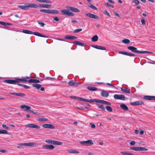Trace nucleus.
Returning <instances> with one entry per match:
<instances>
[{
	"instance_id": "f257e3e1",
	"label": "nucleus",
	"mask_w": 155,
	"mask_h": 155,
	"mask_svg": "<svg viewBox=\"0 0 155 155\" xmlns=\"http://www.w3.org/2000/svg\"><path fill=\"white\" fill-rule=\"evenodd\" d=\"M38 5L32 3H26L24 5H19L18 7L21 9L26 10L28 9L29 8H37L38 7Z\"/></svg>"
},
{
	"instance_id": "f03ea898",
	"label": "nucleus",
	"mask_w": 155,
	"mask_h": 155,
	"mask_svg": "<svg viewBox=\"0 0 155 155\" xmlns=\"http://www.w3.org/2000/svg\"><path fill=\"white\" fill-rule=\"evenodd\" d=\"M20 108L24 110L27 111L28 112H33V111L31 110V107L29 106L22 104L20 106Z\"/></svg>"
},
{
	"instance_id": "7ed1b4c3",
	"label": "nucleus",
	"mask_w": 155,
	"mask_h": 155,
	"mask_svg": "<svg viewBox=\"0 0 155 155\" xmlns=\"http://www.w3.org/2000/svg\"><path fill=\"white\" fill-rule=\"evenodd\" d=\"M61 12L63 15H66L68 16H73L74 15V14L70 12L68 9H62L61 10Z\"/></svg>"
},
{
	"instance_id": "20e7f679",
	"label": "nucleus",
	"mask_w": 155,
	"mask_h": 155,
	"mask_svg": "<svg viewBox=\"0 0 155 155\" xmlns=\"http://www.w3.org/2000/svg\"><path fill=\"white\" fill-rule=\"evenodd\" d=\"M130 149L136 151H147L148 150V149L144 147H130Z\"/></svg>"
},
{
	"instance_id": "39448f33",
	"label": "nucleus",
	"mask_w": 155,
	"mask_h": 155,
	"mask_svg": "<svg viewBox=\"0 0 155 155\" xmlns=\"http://www.w3.org/2000/svg\"><path fill=\"white\" fill-rule=\"evenodd\" d=\"M127 48L128 49L130 50L133 52L141 54V51L137 50V48H136L134 47L133 46H129L127 47Z\"/></svg>"
},
{
	"instance_id": "423d86ee",
	"label": "nucleus",
	"mask_w": 155,
	"mask_h": 155,
	"mask_svg": "<svg viewBox=\"0 0 155 155\" xmlns=\"http://www.w3.org/2000/svg\"><path fill=\"white\" fill-rule=\"evenodd\" d=\"M80 143L81 144L85 146H90L93 143L92 140H91L87 141H81Z\"/></svg>"
},
{
	"instance_id": "0eeeda50",
	"label": "nucleus",
	"mask_w": 155,
	"mask_h": 155,
	"mask_svg": "<svg viewBox=\"0 0 155 155\" xmlns=\"http://www.w3.org/2000/svg\"><path fill=\"white\" fill-rule=\"evenodd\" d=\"M114 98L116 99L122 100H125V97L123 95L115 94L114 96Z\"/></svg>"
},
{
	"instance_id": "6e6552de",
	"label": "nucleus",
	"mask_w": 155,
	"mask_h": 155,
	"mask_svg": "<svg viewBox=\"0 0 155 155\" xmlns=\"http://www.w3.org/2000/svg\"><path fill=\"white\" fill-rule=\"evenodd\" d=\"M30 77L26 76L25 77H22L21 78L17 79L16 82L17 84L18 83H19L20 81L26 82L28 81L27 80V79H28L30 78Z\"/></svg>"
},
{
	"instance_id": "1a4fd4ad",
	"label": "nucleus",
	"mask_w": 155,
	"mask_h": 155,
	"mask_svg": "<svg viewBox=\"0 0 155 155\" xmlns=\"http://www.w3.org/2000/svg\"><path fill=\"white\" fill-rule=\"evenodd\" d=\"M25 126L26 127L29 128H34L38 129L40 128V127L39 126L33 124H26Z\"/></svg>"
},
{
	"instance_id": "9d476101",
	"label": "nucleus",
	"mask_w": 155,
	"mask_h": 155,
	"mask_svg": "<svg viewBox=\"0 0 155 155\" xmlns=\"http://www.w3.org/2000/svg\"><path fill=\"white\" fill-rule=\"evenodd\" d=\"M85 15L91 18L96 19H98L99 18V17L97 15L92 14L90 13H87L85 14Z\"/></svg>"
},
{
	"instance_id": "9b49d317",
	"label": "nucleus",
	"mask_w": 155,
	"mask_h": 155,
	"mask_svg": "<svg viewBox=\"0 0 155 155\" xmlns=\"http://www.w3.org/2000/svg\"><path fill=\"white\" fill-rule=\"evenodd\" d=\"M4 82L8 84H16L17 82L16 79L15 80H5L4 81Z\"/></svg>"
},
{
	"instance_id": "f8f14e48",
	"label": "nucleus",
	"mask_w": 155,
	"mask_h": 155,
	"mask_svg": "<svg viewBox=\"0 0 155 155\" xmlns=\"http://www.w3.org/2000/svg\"><path fill=\"white\" fill-rule=\"evenodd\" d=\"M42 147L45 149H53L54 148V146L52 145H43Z\"/></svg>"
},
{
	"instance_id": "ddd939ff",
	"label": "nucleus",
	"mask_w": 155,
	"mask_h": 155,
	"mask_svg": "<svg viewBox=\"0 0 155 155\" xmlns=\"http://www.w3.org/2000/svg\"><path fill=\"white\" fill-rule=\"evenodd\" d=\"M42 127L45 128H51L54 129L55 128V126L49 124H45L42 125Z\"/></svg>"
},
{
	"instance_id": "4468645a",
	"label": "nucleus",
	"mask_w": 155,
	"mask_h": 155,
	"mask_svg": "<svg viewBox=\"0 0 155 155\" xmlns=\"http://www.w3.org/2000/svg\"><path fill=\"white\" fill-rule=\"evenodd\" d=\"M68 84L71 86H74V87H77L78 86V84L73 81V80H71L68 83Z\"/></svg>"
},
{
	"instance_id": "2eb2a0df",
	"label": "nucleus",
	"mask_w": 155,
	"mask_h": 155,
	"mask_svg": "<svg viewBox=\"0 0 155 155\" xmlns=\"http://www.w3.org/2000/svg\"><path fill=\"white\" fill-rule=\"evenodd\" d=\"M38 7H41L42 8H51L52 5H48V4H41L40 5H38Z\"/></svg>"
},
{
	"instance_id": "dca6fc26",
	"label": "nucleus",
	"mask_w": 155,
	"mask_h": 155,
	"mask_svg": "<svg viewBox=\"0 0 155 155\" xmlns=\"http://www.w3.org/2000/svg\"><path fill=\"white\" fill-rule=\"evenodd\" d=\"M143 104V102L141 101H137L131 103V104L133 106L141 105Z\"/></svg>"
},
{
	"instance_id": "f3484780",
	"label": "nucleus",
	"mask_w": 155,
	"mask_h": 155,
	"mask_svg": "<svg viewBox=\"0 0 155 155\" xmlns=\"http://www.w3.org/2000/svg\"><path fill=\"white\" fill-rule=\"evenodd\" d=\"M92 46L94 48L98 49L104 50H106V48L105 47L99 45H93Z\"/></svg>"
},
{
	"instance_id": "a211bd4d",
	"label": "nucleus",
	"mask_w": 155,
	"mask_h": 155,
	"mask_svg": "<svg viewBox=\"0 0 155 155\" xmlns=\"http://www.w3.org/2000/svg\"><path fill=\"white\" fill-rule=\"evenodd\" d=\"M144 99L147 100H155V96H145Z\"/></svg>"
},
{
	"instance_id": "6ab92c4d",
	"label": "nucleus",
	"mask_w": 155,
	"mask_h": 155,
	"mask_svg": "<svg viewBox=\"0 0 155 155\" xmlns=\"http://www.w3.org/2000/svg\"><path fill=\"white\" fill-rule=\"evenodd\" d=\"M32 34H34L36 36L44 37V38H47V36L45 35H43L40 33L38 32H33V33Z\"/></svg>"
},
{
	"instance_id": "aec40b11",
	"label": "nucleus",
	"mask_w": 155,
	"mask_h": 155,
	"mask_svg": "<svg viewBox=\"0 0 155 155\" xmlns=\"http://www.w3.org/2000/svg\"><path fill=\"white\" fill-rule=\"evenodd\" d=\"M120 107L122 109L125 110H127L128 109V107L124 104H120Z\"/></svg>"
},
{
	"instance_id": "412c9836",
	"label": "nucleus",
	"mask_w": 155,
	"mask_h": 155,
	"mask_svg": "<svg viewBox=\"0 0 155 155\" xmlns=\"http://www.w3.org/2000/svg\"><path fill=\"white\" fill-rule=\"evenodd\" d=\"M101 95L102 97H106L108 96L109 94L107 92L103 90L101 92Z\"/></svg>"
},
{
	"instance_id": "4be33fe9",
	"label": "nucleus",
	"mask_w": 155,
	"mask_h": 155,
	"mask_svg": "<svg viewBox=\"0 0 155 155\" xmlns=\"http://www.w3.org/2000/svg\"><path fill=\"white\" fill-rule=\"evenodd\" d=\"M68 8H69L70 9L72 12H80V10L76 8L72 7H69Z\"/></svg>"
},
{
	"instance_id": "5701e85b",
	"label": "nucleus",
	"mask_w": 155,
	"mask_h": 155,
	"mask_svg": "<svg viewBox=\"0 0 155 155\" xmlns=\"http://www.w3.org/2000/svg\"><path fill=\"white\" fill-rule=\"evenodd\" d=\"M28 82L30 83H38L40 82V81L37 79H31L28 80Z\"/></svg>"
},
{
	"instance_id": "b1692460",
	"label": "nucleus",
	"mask_w": 155,
	"mask_h": 155,
	"mask_svg": "<svg viewBox=\"0 0 155 155\" xmlns=\"http://www.w3.org/2000/svg\"><path fill=\"white\" fill-rule=\"evenodd\" d=\"M34 143H20L19 145L21 146H31L33 145Z\"/></svg>"
},
{
	"instance_id": "393cba45",
	"label": "nucleus",
	"mask_w": 155,
	"mask_h": 155,
	"mask_svg": "<svg viewBox=\"0 0 155 155\" xmlns=\"http://www.w3.org/2000/svg\"><path fill=\"white\" fill-rule=\"evenodd\" d=\"M59 13L58 11L56 10L50 9L49 14H57Z\"/></svg>"
},
{
	"instance_id": "a878e982",
	"label": "nucleus",
	"mask_w": 155,
	"mask_h": 155,
	"mask_svg": "<svg viewBox=\"0 0 155 155\" xmlns=\"http://www.w3.org/2000/svg\"><path fill=\"white\" fill-rule=\"evenodd\" d=\"M73 43L76 45H80L81 46H85V44L81 43L80 42L77 41H74L73 42Z\"/></svg>"
},
{
	"instance_id": "bb28decb",
	"label": "nucleus",
	"mask_w": 155,
	"mask_h": 155,
	"mask_svg": "<svg viewBox=\"0 0 155 155\" xmlns=\"http://www.w3.org/2000/svg\"><path fill=\"white\" fill-rule=\"evenodd\" d=\"M121 90L123 92L126 93H130V89H127V88H121Z\"/></svg>"
},
{
	"instance_id": "cd10ccee",
	"label": "nucleus",
	"mask_w": 155,
	"mask_h": 155,
	"mask_svg": "<svg viewBox=\"0 0 155 155\" xmlns=\"http://www.w3.org/2000/svg\"><path fill=\"white\" fill-rule=\"evenodd\" d=\"M87 89L91 91H96L97 88V87H87Z\"/></svg>"
},
{
	"instance_id": "c85d7f7f",
	"label": "nucleus",
	"mask_w": 155,
	"mask_h": 155,
	"mask_svg": "<svg viewBox=\"0 0 155 155\" xmlns=\"http://www.w3.org/2000/svg\"><path fill=\"white\" fill-rule=\"evenodd\" d=\"M37 2L45 3H51L50 0H36Z\"/></svg>"
},
{
	"instance_id": "c756f323",
	"label": "nucleus",
	"mask_w": 155,
	"mask_h": 155,
	"mask_svg": "<svg viewBox=\"0 0 155 155\" xmlns=\"http://www.w3.org/2000/svg\"><path fill=\"white\" fill-rule=\"evenodd\" d=\"M32 86L35 87L37 89H39L41 87V85L40 84H35L32 85Z\"/></svg>"
},
{
	"instance_id": "7c9ffc66",
	"label": "nucleus",
	"mask_w": 155,
	"mask_h": 155,
	"mask_svg": "<svg viewBox=\"0 0 155 155\" xmlns=\"http://www.w3.org/2000/svg\"><path fill=\"white\" fill-rule=\"evenodd\" d=\"M98 37L97 35L94 36L91 38L92 41H96L98 40Z\"/></svg>"
},
{
	"instance_id": "2f4dec72",
	"label": "nucleus",
	"mask_w": 155,
	"mask_h": 155,
	"mask_svg": "<svg viewBox=\"0 0 155 155\" xmlns=\"http://www.w3.org/2000/svg\"><path fill=\"white\" fill-rule=\"evenodd\" d=\"M22 32L23 33L29 34H32L33 33V31L27 30H23Z\"/></svg>"
},
{
	"instance_id": "473e14b6",
	"label": "nucleus",
	"mask_w": 155,
	"mask_h": 155,
	"mask_svg": "<svg viewBox=\"0 0 155 155\" xmlns=\"http://www.w3.org/2000/svg\"><path fill=\"white\" fill-rule=\"evenodd\" d=\"M97 105L99 108H101L104 111L105 110V107H104L103 105L99 104H97Z\"/></svg>"
},
{
	"instance_id": "72a5a7b5",
	"label": "nucleus",
	"mask_w": 155,
	"mask_h": 155,
	"mask_svg": "<svg viewBox=\"0 0 155 155\" xmlns=\"http://www.w3.org/2000/svg\"><path fill=\"white\" fill-rule=\"evenodd\" d=\"M68 151L70 153H78L79 152L75 150H68Z\"/></svg>"
},
{
	"instance_id": "f704fd0d",
	"label": "nucleus",
	"mask_w": 155,
	"mask_h": 155,
	"mask_svg": "<svg viewBox=\"0 0 155 155\" xmlns=\"http://www.w3.org/2000/svg\"><path fill=\"white\" fill-rule=\"evenodd\" d=\"M62 144V143L61 141H59L57 140H54V144H55L57 145H61Z\"/></svg>"
},
{
	"instance_id": "c9c22d12",
	"label": "nucleus",
	"mask_w": 155,
	"mask_h": 155,
	"mask_svg": "<svg viewBox=\"0 0 155 155\" xmlns=\"http://www.w3.org/2000/svg\"><path fill=\"white\" fill-rule=\"evenodd\" d=\"M0 134H9L8 132L6 130H0Z\"/></svg>"
},
{
	"instance_id": "e433bc0d",
	"label": "nucleus",
	"mask_w": 155,
	"mask_h": 155,
	"mask_svg": "<svg viewBox=\"0 0 155 155\" xmlns=\"http://www.w3.org/2000/svg\"><path fill=\"white\" fill-rule=\"evenodd\" d=\"M130 40L127 39H125L123 40L122 41V42L125 44H127L130 42Z\"/></svg>"
},
{
	"instance_id": "4c0bfd02",
	"label": "nucleus",
	"mask_w": 155,
	"mask_h": 155,
	"mask_svg": "<svg viewBox=\"0 0 155 155\" xmlns=\"http://www.w3.org/2000/svg\"><path fill=\"white\" fill-rule=\"evenodd\" d=\"M0 24L4 25H12V24L10 23H6L2 21H0Z\"/></svg>"
},
{
	"instance_id": "58836bf2",
	"label": "nucleus",
	"mask_w": 155,
	"mask_h": 155,
	"mask_svg": "<svg viewBox=\"0 0 155 155\" xmlns=\"http://www.w3.org/2000/svg\"><path fill=\"white\" fill-rule=\"evenodd\" d=\"M50 9H42L40 10V12L45 13H49Z\"/></svg>"
},
{
	"instance_id": "ea45409f",
	"label": "nucleus",
	"mask_w": 155,
	"mask_h": 155,
	"mask_svg": "<svg viewBox=\"0 0 155 155\" xmlns=\"http://www.w3.org/2000/svg\"><path fill=\"white\" fill-rule=\"evenodd\" d=\"M48 119L45 118H38V120L40 122L46 121H47Z\"/></svg>"
},
{
	"instance_id": "a19ab883",
	"label": "nucleus",
	"mask_w": 155,
	"mask_h": 155,
	"mask_svg": "<svg viewBox=\"0 0 155 155\" xmlns=\"http://www.w3.org/2000/svg\"><path fill=\"white\" fill-rule=\"evenodd\" d=\"M106 108L108 111L110 112H111L112 111V108L109 106H106Z\"/></svg>"
},
{
	"instance_id": "79ce46f5",
	"label": "nucleus",
	"mask_w": 155,
	"mask_h": 155,
	"mask_svg": "<svg viewBox=\"0 0 155 155\" xmlns=\"http://www.w3.org/2000/svg\"><path fill=\"white\" fill-rule=\"evenodd\" d=\"M89 7L94 10H97V8L92 4H90L89 5Z\"/></svg>"
},
{
	"instance_id": "37998d69",
	"label": "nucleus",
	"mask_w": 155,
	"mask_h": 155,
	"mask_svg": "<svg viewBox=\"0 0 155 155\" xmlns=\"http://www.w3.org/2000/svg\"><path fill=\"white\" fill-rule=\"evenodd\" d=\"M96 99H91L90 100L86 99V102L89 103L96 102Z\"/></svg>"
},
{
	"instance_id": "c03bdc74",
	"label": "nucleus",
	"mask_w": 155,
	"mask_h": 155,
	"mask_svg": "<svg viewBox=\"0 0 155 155\" xmlns=\"http://www.w3.org/2000/svg\"><path fill=\"white\" fill-rule=\"evenodd\" d=\"M54 140H47L45 141V142L48 143L50 144H53L54 143Z\"/></svg>"
},
{
	"instance_id": "a18cd8bd",
	"label": "nucleus",
	"mask_w": 155,
	"mask_h": 155,
	"mask_svg": "<svg viewBox=\"0 0 155 155\" xmlns=\"http://www.w3.org/2000/svg\"><path fill=\"white\" fill-rule=\"evenodd\" d=\"M25 96V94L24 93H17V96H19L21 97H23Z\"/></svg>"
},
{
	"instance_id": "49530a36",
	"label": "nucleus",
	"mask_w": 155,
	"mask_h": 155,
	"mask_svg": "<svg viewBox=\"0 0 155 155\" xmlns=\"http://www.w3.org/2000/svg\"><path fill=\"white\" fill-rule=\"evenodd\" d=\"M104 100H96V102L97 103H100L101 104H104Z\"/></svg>"
},
{
	"instance_id": "de8ad7c7",
	"label": "nucleus",
	"mask_w": 155,
	"mask_h": 155,
	"mask_svg": "<svg viewBox=\"0 0 155 155\" xmlns=\"http://www.w3.org/2000/svg\"><path fill=\"white\" fill-rule=\"evenodd\" d=\"M153 52L151 51H141V54H151Z\"/></svg>"
},
{
	"instance_id": "09e8293b",
	"label": "nucleus",
	"mask_w": 155,
	"mask_h": 155,
	"mask_svg": "<svg viewBox=\"0 0 155 155\" xmlns=\"http://www.w3.org/2000/svg\"><path fill=\"white\" fill-rule=\"evenodd\" d=\"M119 53L121 54H124V55H127V56L128 54V52H125L124 51H119Z\"/></svg>"
},
{
	"instance_id": "8fccbe9b",
	"label": "nucleus",
	"mask_w": 155,
	"mask_h": 155,
	"mask_svg": "<svg viewBox=\"0 0 155 155\" xmlns=\"http://www.w3.org/2000/svg\"><path fill=\"white\" fill-rule=\"evenodd\" d=\"M132 2L137 5H139L140 4V2L138 0H133Z\"/></svg>"
},
{
	"instance_id": "3c124183",
	"label": "nucleus",
	"mask_w": 155,
	"mask_h": 155,
	"mask_svg": "<svg viewBox=\"0 0 155 155\" xmlns=\"http://www.w3.org/2000/svg\"><path fill=\"white\" fill-rule=\"evenodd\" d=\"M141 22L142 25H145L146 24V21L144 18H142L141 20Z\"/></svg>"
},
{
	"instance_id": "603ef678",
	"label": "nucleus",
	"mask_w": 155,
	"mask_h": 155,
	"mask_svg": "<svg viewBox=\"0 0 155 155\" xmlns=\"http://www.w3.org/2000/svg\"><path fill=\"white\" fill-rule=\"evenodd\" d=\"M82 29H75L74 30V32L75 33H77L79 32L82 31Z\"/></svg>"
},
{
	"instance_id": "864d4df0",
	"label": "nucleus",
	"mask_w": 155,
	"mask_h": 155,
	"mask_svg": "<svg viewBox=\"0 0 155 155\" xmlns=\"http://www.w3.org/2000/svg\"><path fill=\"white\" fill-rule=\"evenodd\" d=\"M86 99H85L81 97H78V100L83 101L86 102Z\"/></svg>"
},
{
	"instance_id": "5fc2aeb1",
	"label": "nucleus",
	"mask_w": 155,
	"mask_h": 155,
	"mask_svg": "<svg viewBox=\"0 0 155 155\" xmlns=\"http://www.w3.org/2000/svg\"><path fill=\"white\" fill-rule=\"evenodd\" d=\"M70 98L71 99H74L75 100H78V97L75 96H71Z\"/></svg>"
},
{
	"instance_id": "6e6d98bb",
	"label": "nucleus",
	"mask_w": 155,
	"mask_h": 155,
	"mask_svg": "<svg viewBox=\"0 0 155 155\" xmlns=\"http://www.w3.org/2000/svg\"><path fill=\"white\" fill-rule=\"evenodd\" d=\"M38 24L40 25H41V26L42 27H43L45 25V24L44 23L41 22H38Z\"/></svg>"
},
{
	"instance_id": "4d7b16f0",
	"label": "nucleus",
	"mask_w": 155,
	"mask_h": 155,
	"mask_svg": "<svg viewBox=\"0 0 155 155\" xmlns=\"http://www.w3.org/2000/svg\"><path fill=\"white\" fill-rule=\"evenodd\" d=\"M105 5L107 7H111V8H113L114 7L113 6V5H110V4H109L108 3H105Z\"/></svg>"
},
{
	"instance_id": "13d9d810",
	"label": "nucleus",
	"mask_w": 155,
	"mask_h": 155,
	"mask_svg": "<svg viewBox=\"0 0 155 155\" xmlns=\"http://www.w3.org/2000/svg\"><path fill=\"white\" fill-rule=\"evenodd\" d=\"M2 126L3 128L6 130H8L9 129V128L5 124H2Z\"/></svg>"
},
{
	"instance_id": "bf43d9fd",
	"label": "nucleus",
	"mask_w": 155,
	"mask_h": 155,
	"mask_svg": "<svg viewBox=\"0 0 155 155\" xmlns=\"http://www.w3.org/2000/svg\"><path fill=\"white\" fill-rule=\"evenodd\" d=\"M104 104H105L106 105H110L111 104V103L110 102L104 101Z\"/></svg>"
},
{
	"instance_id": "052dcab7",
	"label": "nucleus",
	"mask_w": 155,
	"mask_h": 155,
	"mask_svg": "<svg viewBox=\"0 0 155 155\" xmlns=\"http://www.w3.org/2000/svg\"><path fill=\"white\" fill-rule=\"evenodd\" d=\"M104 13L107 15L108 16H110V14L106 10H104Z\"/></svg>"
},
{
	"instance_id": "680f3d73",
	"label": "nucleus",
	"mask_w": 155,
	"mask_h": 155,
	"mask_svg": "<svg viewBox=\"0 0 155 155\" xmlns=\"http://www.w3.org/2000/svg\"><path fill=\"white\" fill-rule=\"evenodd\" d=\"M127 56H135V55L134 54L132 53H128Z\"/></svg>"
},
{
	"instance_id": "e2e57ef3",
	"label": "nucleus",
	"mask_w": 155,
	"mask_h": 155,
	"mask_svg": "<svg viewBox=\"0 0 155 155\" xmlns=\"http://www.w3.org/2000/svg\"><path fill=\"white\" fill-rule=\"evenodd\" d=\"M64 38L68 39H71V36H66L64 37Z\"/></svg>"
},
{
	"instance_id": "0e129e2a",
	"label": "nucleus",
	"mask_w": 155,
	"mask_h": 155,
	"mask_svg": "<svg viewBox=\"0 0 155 155\" xmlns=\"http://www.w3.org/2000/svg\"><path fill=\"white\" fill-rule=\"evenodd\" d=\"M136 143V142L135 141H131L130 143V145H134Z\"/></svg>"
},
{
	"instance_id": "69168bd1",
	"label": "nucleus",
	"mask_w": 155,
	"mask_h": 155,
	"mask_svg": "<svg viewBox=\"0 0 155 155\" xmlns=\"http://www.w3.org/2000/svg\"><path fill=\"white\" fill-rule=\"evenodd\" d=\"M0 152L2 153H5L7 152V151L6 150L4 149H0Z\"/></svg>"
},
{
	"instance_id": "338daca9",
	"label": "nucleus",
	"mask_w": 155,
	"mask_h": 155,
	"mask_svg": "<svg viewBox=\"0 0 155 155\" xmlns=\"http://www.w3.org/2000/svg\"><path fill=\"white\" fill-rule=\"evenodd\" d=\"M90 125L92 128H94L95 127V125L93 123H91Z\"/></svg>"
},
{
	"instance_id": "774afa93",
	"label": "nucleus",
	"mask_w": 155,
	"mask_h": 155,
	"mask_svg": "<svg viewBox=\"0 0 155 155\" xmlns=\"http://www.w3.org/2000/svg\"><path fill=\"white\" fill-rule=\"evenodd\" d=\"M54 19L55 21H58L59 20V18L58 17H54Z\"/></svg>"
}]
</instances>
